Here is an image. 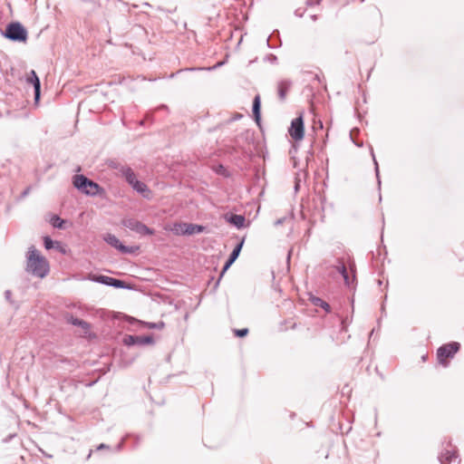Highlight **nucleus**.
<instances>
[{"label": "nucleus", "mask_w": 464, "mask_h": 464, "mask_svg": "<svg viewBox=\"0 0 464 464\" xmlns=\"http://www.w3.org/2000/svg\"><path fill=\"white\" fill-rule=\"evenodd\" d=\"M5 36L13 41L25 42L27 32L19 23H11L6 26Z\"/></svg>", "instance_id": "obj_3"}, {"label": "nucleus", "mask_w": 464, "mask_h": 464, "mask_svg": "<svg viewBox=\"0 0 464 464\" xmlns=\"http://www.w3.org/2000/svg\"><path fill=\"white\" fill-rule=\"evenodd\" d=\"M104 240L108 244H110L113 247L119 249L122 253H132V252H134V248L133 247H127V246H123L120 242V240L114 235H111V234L106 235L104 237Z\"/></svg>", "instance_id": "obj_7"}, {"label": "nucleus", "mask_w": 464, "mask_h": 464, "mask_svg": "<svg viewBox=\"0 0 464 464\" xmlns=\"http://www.w3.org/2000/svg\"><path fill=\"white\" fill-rule=\"evenodd\" d=\"M186 228L187 223H175L171 227V231L175 235H186Z\"/></svg>", "instance_id": "obj_17"}, {"label": "nucleus", "mask_w": 464, "mask_h": 464, "mask_svg": "<svg viewBox=\"0 0 464 464\" xmlns=\"http://www.w3.org/2000/svg\"><path fill=\"white\" fill-rule=\"evenodd\" d=\"M145 325L146 327L150 328V329H163L165 324L163 322H159V323H145Z\"/></svg>", "instance_id": "obj_23"}, {"label": "nucleus", "mask_w": 464, "mask_h": 464, "mask_svg": "<svg viewBox=\"0 0 464 464\" xmlns=\"http://www.w3.org/2000/svg\"><path fill=\"white\" fill-rule=\"evenodd\" d=\"M459 343L455 342L447 343L439 348L437 352L439 362L443 366H447L448 360L452 358L454 354L459 351Z\"/></svg>", "instance_id": "obj_4"}, {"label": "nucleus", "mask_w": 464, "mask_h": 464, "mask_svg": "<svg viewBox=\"0 0 464 464\" xmlns=\"http://www.w3.org/2000/svg\"><path fill=\"white\" fill-rule=\"evenodd\" d=\"M288 132L290 137L295 141H300L304 139V126L302 115L292 121Z\"/></svg>", "instance_id": "obj_5"}, {"label": "nucleus", "mask_w": 464, "mask_h": 464, "mask_svg": "<svg viewBox=\"0 0 464 464\" xmlns=\"http://www.w3.org/2000/svg\"><path fill=\"white\" fill-rule=\"evenodd\" d=\"M122 343L127 346H130V345H134V344H139V345L151 344V343H153V338L151 336H135V335L127 334L123 337Z\"/></svg>", "instance_id": "obj_6"}, {"label": "nucleus", "mask_w": 464, "mask_h": 464, "mask_svg": "<svg viewBox=\"0 0 464 464\" xmlns=\"http://www.w3.org/2000/svg\"><path fill=\"white\" fill-rule=\"evenodd\" d=\"M55 248L63 254L66 253V249L58 241L55 242Z\"/></svg>", "instance_id": "obj_26"}, {"label": "nucleus", "mask_w": 464, "mask_h": 464, "mask_svg": "<svg viewBox=\"0 0 464 464\" xmlns=\"http://www.w3.org/2000/svg\"><path fill=\"white\" fill-rule=\"evenodd\" d=\"M204 230V227L194 224H188L186 228V235H193L201 233Z\"/></svg>", "instance_id": "obj_15"}, {"label": "nucleus", "mask_w": 464, "mask_h": 464, "mask_svg": "<svg viewBox=\"0 0 464 464\" xmlns=\"http://www.w3.org/2000/svg\"><path fill=\"white\" fill-rule=\"evenodd\" d=\"M260 106H261L260 96L256 95L253 101V114H254L255 120L257 123L260 121Z\"/></svg>", "instance_id": "obj_13"}, {"label": "nucleus", "mask_w": 464, "mask_h": 464, "mask_svg": "<svg viewBox=\"0 0 464 464\" xmlns=\"http://www.w3.org/2000/svg\"><path fill=\"white\" fill-rule=\"evenodd\" d=\"M458 458V451L455 447L450 445V449H445L440 456L441 464H450Z\"/></svg>", "instance_id": "obj_8"}, {"label": "nucleus", "mask_w": 464, "mask_h": 464, "mask_svg": "<svg viewBox=\"0 0 464 464\" xmlns=\"http://www.w3.org/2000/svg\"><path fill=\"white\" fill-rule=\"evenodd\" d=\"M50 223L54 227L58 228H63V225L65 223V220L62 219L60 217L54 215L51 218Z\"/></svg>", "instance_id": "obj_20"}, {"label": "nucleus", "mask_w": 464, "mask_h": 464, "mask_svg": "<svg viewBox=\"0 0 464 464\" xmlns=\"http://www.w3.org/2000/svg\"><path fill=\"white\" fill-rule=\"evenodd\" d=\"M342 273H343V277H344L345 281H347L348 276H347L346 269H345V267H344V266H343V267H342Z\"/></svg>", "instance_id": "obj_27"}, {"label": "nucleus", "mask_w": 464, "mask_h": 464, "mask_svg": "<svg viewBox=\"0 0 464 464\" xmlns=\"http://www.w3.org/2000/svg\"><path fill=\"white\" fill-rule=\"evenodd\" d=\"M290 89V83L286 81L280 82L277 86L278 96L281 100H285Z\"/></svg>", "instance_id": "obj_12"}, {"label": "nucleus", "mask_w": 464, "mask_h": 464, "mask_svg": "<svg viewBox=\"0 0 464 464\" xmlns=\"http://www.w3.org/2000/svg\"><path fill=\"white\" fill-rule=\"evenodd\" d=\"M93 280H95L97 282H101L102 284L112 285L115 287H122L123 286L122 281L112 278V277L105 276H100L96 278H93Z\"/></svg>", "instance_id": "obj_11"}, {"label": "nucleus", "mask_w": 464, "mask_h": 464, "mask_svg": "<svg viewBox=\"0 0 464 464\" xmlns=\"http://www.w3.org/2000/svg\"><path fill=\"white\" fill-rule=\"evenodd\" d=\"M44 244L46 249H51L55 247V242H53L49 237H44Z\"/></svg>", "instance_id": "obj_24"}, {"label": "nucleus", "mask_w": 464, "mask_h": 464, "mask_svg": "<svg viewBox=\"0 0 464 464\" xmlns=\"http://www.w3.org/2000/svg\"><path fill=\"white\" fill-rule=\"evenodd\" d=\"M68 323L72 324V325L80 326L84 330L85 333L89 332L91 329V326L87 322L79 318H74L72 316L68 319Z\"/></svg>", "instance_id": "obj_14"}, {"label": "nucleus", "mask_w": 464, "mask_h": 464, "mask_svg": "<svg viewBox=\"0 0 464 464\" xmlns=\"http://www.w3.org/2000/svg\"><path fill=\"white\" fill-rule=\"evenodd\" d=\"M243 246V241H241L232 251L228 260L226 262L223 270L220 274V276H223V275L226 273V271L231 266V265L236 261V259L238 257L239 253L241 251Z\"/></svg>", "instance_id": "obj_10"}, {"label": "nucleus", "mask_w": 464, "mask_h": 464, "mask_svg": "<svg viewBox=\"0 0 464 464\" xmlns=\"http://www.w3.org/2000/svg\"><path fill=\"white\" fill-rule=\"evenodd\" d=\"M234 334L237 337H245L248 334V329L247 328L236 329V330H234Z\"/></svg>", "instance_id": "obj_25"}, {"label": "nucleus", "mask_w": 464, "mask_h": 464, "mask_svg": "<svg viewBox=\"0 0 464 464\" xmlns=\"http://www.w3.org/2000/svg\"><path fill=\"white\" fill-rule=\"evenodd\" d=\"M26 81L34 85L35 102H38L40 98V80L34 71H31L28 73Z\"/></svg>", "instance_id": "obj_9"}, {"label": "nucleus", "mask_w": 464, "mask_h": 464, "mask_svg": "<svg viewBox=\"0 0 464 464\" xmlns=\"http://www.w3.org/2000/svg\"><path fill=\"white\" fill-rule=\"evenodd\" d=\"M310 300L314 305L324 308L327 313L330 312V305L323 299L316 296H313L311 297Z\"/></svg>", "instance_id": "obj_16"}, {"label": "nucleus", "mask_w": 464, "mask_h": 464, "mask_svg": "<svg viewBox=\"0 0 464 464\" xmlns=\"http://www.w3.org/2000/svg\"><path fill=\"white\" fill-rule=\"evenodd\" d=\"M127 181L132 186L137 181L136 175L130 169H127L123 171Z\"/></svg>", "instance_id": "obj_21"}, {"label": "nucleus", "mask_w": 464, "mask_h": 464, "mask_svg": "<svg viewBox=\"0 0 464 464\" xmlns=\"http://www.w3.org/2000/svg\"><path fill=\"white\" fill-rule=\"evenodd\" d=\"M134 229L141 235H152L154 233L152 229L141 223H137Z\"/></svg>", "instance_id": "obj_18"}, {"label": "nucleus", "mask_w": 464, "mask_h": 464, "mask_svg": "<svg viewBox=\"0 0 464 464\" xmlns=\"http://www.w3.org/2000/svg\"><path fill=\"white\" fill-rule=\"evenodd\" d=\"M230 222L237 227L245 226L246 218L241 215H234L231 217Z\"/></svg>", "instance_id": "obj_19"}, {"label": "nucleus", "mask_w": 464, "mask_h": 464, "mask_svg": "<svg viewBox=\"0 0 464 464\" xmlns=\"http://www.w3.org/2000/svg\"><path fill=\"white\" fill-rule=\"evenodd\" d=\"M73 186L81 192L89 196L98 195L102 190L96 182H93L83 175H76L73 177Z\"/></svg>", "instance_id": "obj_2"}, {"label": "nucleus", "mask_w": 464, "mask_h": 464, "mask_svg": "<svg viewBox=\"0 0 464 464\" xmlns=\"http://www.w3.org/2000/svg\"><path fill=\"white\" fill-rule=\"evenodd\" d=\"M132 188L137 190L140 193L144 194L145 192H150L148 189V187L143 182H140L139 180L135 181V183L132 185Z\"/></svg>", "instance_id": "obj_22"}, {"label": "nucleus", "mask_w": 464, "mask_h": 464, "mask_svg": "<svg viewBox=\"0 0 464 464\" xmlns=\"http://www.w3.org/2000/svg\"><path fill=\"white\" fill-rule=\"evenodd\" d=\"M26 269L34 276L43 278L49 273V263L38 250L34 246L30 247L27 253Z\"/></svg>", "instance_id": "obj_1"}]
</instances>
